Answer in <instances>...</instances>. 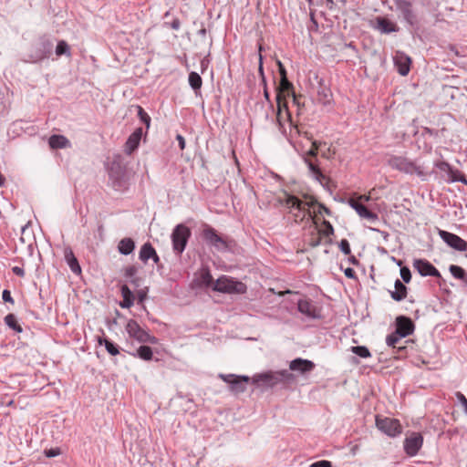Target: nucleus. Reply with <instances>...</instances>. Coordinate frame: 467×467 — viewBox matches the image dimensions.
<instances>
[{
	"instance_id": "obj_62",
	"label": "nucleus",
	"mask_w": 467,
	"mask_h": 467,
	"mask_svg": "<svg viewBox=\"0 0 467 467\" xmlns=\"http://www.w3.org/2000/svg\"><path fill=\"white\" fill-rule=\"evenodd\" d=\"M449 49H450V51H451V52H452L455 56L460 57V53H459V51H458V49H457V47H456L455 46H453V45H450V46H449Z\"/></svg>"
},
{
	"instance_id": "obj_16",
	"label": "nucleus",
	"mask_w": 467,
	"mask_h": 467,
	"mask_svg": "<svg viewBox=\"0 0 467 467\" xmlns=\"http://www.w3.org/2000/svg\"><path fill=\"white\" fill-rule=\"evenodd\" d=\"M413 266L421 276H441L439 270L425 259H415Z\"/></svg>"
},
{
	"instance_id": "obj_6",
	"label": "nucleus",
	"mask_w": 467,
	"mask_h": 467,
	"mask_svg": "<svg viewBox=\"0 0 467 467\" xmlns=\"http://www.w3.org/2000/svg\"><path fill=\"white\" fill-rule=\"evenodd\" d=\"M126 331L130 337L135 338L141 343L157 344L156 337L150 335L149 332L140 327L139 323L134 319H130L126 325Z\"/></svg>"
},
{
	"instance_id": "obj_33",
	"label": "nucleus",
	"mask_w": 467,
	"mask_h": 467,
	"mask_svg": "<svg viewBox=\"0 0 467 467\" xmlns=\"http://www.w3.org/2000/svg\"><path fill=\"white\" fill-rule=\"evenodd\" d=\"M98 342L99 345H104L106 348V350L110 354L111 356H116L119 353V347L110 341L109 339L106 337H99Z\"/></svg>"
},
{
	"instance_id": "obj_37",
	"label": "nucleus",
	"mask_w": 467,
	"mask_h": 467,
	"mask_svg": "<svg viewBox=\"0 0 467 467\" xmlns=\"http://www.w3.org/2000/svg\"><path fill=\"white\" fill-rule=\"evenodd\" d=\"M137 356L143 360L149 361L151 360L153 352L150 347L143 345L137 349Z\"/></svg>"
},
{
	"instance_id": "obj_29",
	"label": "nucleus",
	"mask_w": 467,
	"mask_h": 467,
	"mask_svg": "<svg viewBox=\"0 0 467 467\" xmlns=\"http://www.w3.org/2000/svg\"><path fill=\"white\" fill-rule=\"evenodd\" d=\"M317 102L323 106H328L332 102V93L327 87H320L317 91Z\"/></svg>"
},
{
	"instance_id": "obj_21",
	"label": "nucleus",
	"mask_w": 467,
	"mask_h": 467,
	"mask_svg": "<svg viewBox=\"0 0 467 467\" xmlns=\"http://www.w3.org/2000/svg\"><path fill=\"white\" fill-rule=\"evenodd\" d=\"M143 134L142 128H137L127 139V141L125 143V152L128 155H130L138 147L140 144V141L141 140Z\"/></svg>"
},
{
	"instance_id": "obj_23",
	"label": "nucleus",
	"mask_w": 467,
	"mask_h": 467,
	"mask_svg": "<svg viewBox=\"0 0 467 467\" xmlns=\"http://www.w3.org/2000/svg\"><path fill=\"white\" fill-rule=\"evenodd\" d=\"M64 259L67 265L69 266L70 270L76 274L80 275L81 274V267L79 265V263L77 259V257L74 254L73 250L69 246H66L64 248Z\"/></svg>"
},
{
	"instance_id": "obj_43",
	"label": "nucleus",
	"mask_w": 467,
	"mask_h": 467,
	"mask_svg": "<svg viewBox=\"0 0 467 467\" xmlns=\"http://www.w3.org/2000/svg\"><path fill=\"white\" fill-rule=\"evenodd\" d=\"M137 109H138V117L146 125V127L148 129L150 125V117L140 106H137Z\"/></svg>"
},
{
	"instance_id": "obj_64",
	"label": "nucleus",
	"mask_w": 467,
	"mask_h": 467,
	"mask_svg": "<svg viewBox=\"0 0 467 467\" xmlns=\"http://www.w3.org/2000/svg\"><path fill=\"white\" fill-rule=\"evenodd\" d=\"M203 280H204L206 283H209V282L212 280V275H210V273H206V274L203 275Z\"/></svg>"
},
{
	"instance_id": "obj_4",
	"label": "nucleus",
	"mask_w": 467,
	"mask_h": 467,
	"mask_svg": "<svg viewBox=\"0 0 467 467\" xmlns=\"http://www.w3.org/2000/svg\"><path fill=\"white\" fill-rule=\"evenodd\" d=\"M191 229L182 224H177L171 233V243L173 251L181 254L186 248L188 241L191 237Z\"/></svg>"
},
{
	"instance_id": "obj_27",
	"label": "nucleus",
	"mask_w": 467,
	"mask_h": 467,
	"mask_svg": "<svg viewBox=\"0 0 467 467\" xmlns=\"http://www.w3.org/2000/svg\"><path fill=\"white\" fill-rule=\"evenodd\" d=\"M48 144L51 149H64L69 145V140L64 135L54 134L49 137Z\"/></svg>"
},
{
	"instance_id": "obj_7",
	"label": "nucleus",
	"mask_w": 467,
	"mask_h": 467,
	"mask_svg": "<svg viewBox=\"0 0 467 467\" xmlns=\"http://www.w3.org/2000/svg\"><path fill=\"white\" fill-rule=\"evenodd\" d=\"M292 94L293 84L288 80L287 78H284V79H280L279 85L276 88V104L278 105V115H280V110L284 108L285 111V116L287 119L291 122V114L288 111L287 104L285 101V93Z\"/></svg>"
},
{
	"instance_id": "obj_17",
	"label": "nucleus",
	"mask_w": 467,
	"mask_h": 467,
	"mask_svg": "<svg viewBox=\"0 0 467 467\" xmlns=\"http://www.w3.org/2000/svg\"><path fill=\"white\" fill-rule=\"evenodd\" d=\"M414 328V323L410 317L405 316H400L396 318L395 331L399 336L406 337L413 333Z\"/></svg>"
},
{
	"instance_id": "obj_12",
	"label": "nucleus",
	"mask_w": 467,
	"mask_h": 467,
	"mask_svg": "<svg viewBox=\"0 0 467 467\" xmlns=\"http://www.w3.org/2000/svg\"><path fill=\"white\" fill-rule=\"evenodd\" d=\"M439 235L450 247L459 252L467 251V242L459 235L444 230L439 231Z\"/></svg>"
},
{
	"instance_id": "obj_30",
	"label": "nucleus",
	"mask_w": 467,
	"mask_h": 467,
	"mask_svg": "<svg viewBox=\"0 0 467 467\" xmlns=\"http://www.w3.org/2000/svg\"><path fill=\"white\" fill-rule=\"evenodd\" d=\"M138 267L135 265H129L125 268L124 276L136 287L140 286L141 279L137 276Z\"/></svg>"
},
{
	"instance_id": "obj_46",
	"label": "nucleus",
	"mask_w": 467,
	"mask_h": 467,
	"mask_svg": "<svg viewBox=\"0 0 467 467\" xmlns=\"http://www.w3.org/2000/svg\"><path fill=\"white\" fill-rule=\"evenodd\" d=\"M338 247L344 254H350V245L347 239H342L338 244Z\"/></svg>"
},
{
	"instance_id": "obj_59",
	"label": "nucleus",
	"mask_w": 467,
	"mask_h": 467,
	"mask_svg": "<svg viewBox=\"0 0 467 467\" xmlns=\"http://www.w3.org/2000/svg\"><path fill=\"white\" fill-rule=\"evenodd\" d=\"M370 230L373 231V232L379 233L385 240H387L389 235L387 232L380 231V230H379L377 228H370Z\"/></svg>"
},
{
	"instance_id": "obj_47",
	"label": "nucleus",
	"mask_w": 467,
	"mask_h": 467,
	"mask_svg": "<svg viewBox=\"0 0 467 467\" xmlns=\"http://www.w3.org/2000/svg\"><path fill=\"white\" fill-rule=\"evenodd\" d=\"M323 225L325 226V229L321 230V233L323 234V235L330 236V235L334 234V228L328 221L324 220Z\"/></svg>"
},
{
	"instance_id": "obj_50",
	"label": "nucleus",
	"mask_w": 467,
	"mask_h": 467,
	"mask_svg": "<svg viewBox=\"0 0 467 467\" xmlns=\"http://www.w3.org/2000/svg\"><path fill=\"white\" fill-rule=\"evenodd\" d=\"M310 467H332V463L329 461L322 460L313 462Z\"/></svg>"
},
{
	"instance_id": "obj_38",
	"label": "nucleus",
	"mask_w": 467,
	"mask_h": 467,
	"mask_svg": "<svg viewBox=\"0 0 467 467\" xmlns=\"http://www.w3.org/2000/svg\"><path fill=\"white\" fill-rule=\"evenodd\" d=\"M188 80L192 89L198 90L202 88V80L198 73L191 72Z\"/></svg>"
},
{
	"instance_id": "obj_44",
	"label": "nucleus",
	"mask_w": 467,
	"mask_h": 467,
	"mask_svg": "<svg viewBox=\"0 0 467 467\" xmlns=\"http://www.w3.org/2000/svg\"><path fill=\"white\" fill-rule=\"evenodd\" d=\"M434 166L441 171L446 173V175L448 176L450 172H451V169L452 167L447 162V161H436L434 163Z\"/></svg>"
},
{
	"instance_id": "obj_51",
	"label": "nucleus",
	"mask_w": 467,
	"mask_h": 467,
	"mask_svg": "<svg viewBox=\"0 0 467 467\" xmlns=\"http://www.w3.org/2000/svg\"><path fill=\"white\" fill-rule=\"evenodd\" d=\"M2 298H3V300H4L5 302H6V303H11V304H14V303H15V301H14V299H13L12 296H11L10 291H9V290H7V289H5V290L3 291V293H2Z\"/></svg>"
},
{
	"instance_id": "obj_58",
	"label": "nucleus",
	"mask_w": 467,
	"mask_h": 467,
	"mask_svg": "<svg viewBox=\"0 0 467 467\" xmlns=\"http://www.w3.org/2000/svg\"><path fill=\"white\" fill-rule=\"evenodd\" d=\"M292 97H293V103L296 104L298 109H300L301 107V102H300V98L297 97L295 92H292Z\"/></svg>"
},
{
	"instance_id": "obj_1",
	"label": "nucleus",
	"mask_w": 467,
	"mask_h": 467,
	"mask_svg": "<svg viewBox=\"0 0 467 467\" xmlns=\"http://www.w3.org/2000/svg\"><path fill=\"white\" fill-rule=\"evenodd\" d=\"M388 165L396 171L409 175H417L425 181L430 174L419 160H410L405 156L390 155L387 161Z\"/></svg>"
},
{
	"instance_id": "obj_39",
	"label": "nucleus",
	"mask_w": 467,
	"mask_h": 467,
	"mask_svg": "<svg viewBox=\"0 0 467 467\" xmlns=\"http://www.w3.org/2000/svg\"><path fill=\"white\" fill-rule=\"evenodd\" d=\"M56 54H57V56H63V55H65L67 57L71 56L70 47L65 40L58 41V43L56 47Z\"/></svg>"
},
{
	"instance_id": "obj_31",
	"label": "nucleus",
	"mask_w": 467,
	"mask_h": 467,
	"mask_svg": "<svg viewBox=\"0 0 467 467\" xmlns=\"http://www.w3.org/2000/svg\"><path fill=\"white\" fill-rule=\"evenodd\" d=\"M152 255H155V249L150 242H147L140 247L139 258L146 263Z\"/></svg>"
},
{
	"instance_id": "obj_49",
	"label": "nucleus",
	"mask_w": 467,
	"mask_h": 467,
	"mask_svg": "<svg viewBox=\"0 0 467 467\" xmlns=\"http://www.w3.org/2000/svg\"><path fill=\"white\" fill-rule=\"evenodd\" d=\"M60 454V450L58 448H51L49 450L45 451V455L47 458H53Z\"/></svg>"
},
{
	"instance_id": "obj_11",
	"label": "nucleus",
	"mask_w": 467,
	"mask_h": 467,
	"mask_svg": "<svg viewBox=\"0 0 467 467\" xmlns=\"http://www.w3.org/2000/svg\"><path fill=\"white\" fill-rule=\"evenodd\" d=\"M219 377L229 384V389L235 394L243 393L246 390V385L250 381L248 376H236L234 374H220Z\"/></svg>"
},
{
	"instance_id": "obj_36",
	"label": "nucleus",
	"mask_w": 467,
	"mask_h": 467,
	"mask_svg": "<svg viewBox=\"0 0 467 467\" xmlns=\"http://www.w3.org/2000/svg\"><path fill=\"white\" fill-rule=\"evenodd\" d=\"M5 322L7 327L12 328L17 333H21L23 331L22 327L17 323L16 317L14 314H8L5 317Z\"/></svg>"
},
{
	"instance_id": "obj_42",
	"label": "nucleus",
	"mask_w": 467,
	"mask_h": 467,
	"mask_svg": "<svg viewBox=\"0 0 467 467\" xmlns=\"http://www.w3.org/2000/svg\"><path fill=\"white\" fill-rule=\"evenodd\" d=\"M403 338L402 336H399L396 331L392 332L391 334L388 335L386 337V343L389 347H391L393 348H397V344L400 341V339Z\"/></svg>"
},
{
	"instance_id": "obj_3",
	"label": "nucleus",
	"mask_w": 467,
	"mask_h": 467,
	"mask_svg": "<svg viewBox=\"0 0 467 467\" xmlns=\"http://www.w3.org/2000/svg\"><path fill=\"white\" fill-rule=\"evenodd\" d=\"M213 290L227 294H244L247 286L241 281L223 275L216 280Z\"/></svg>"
},
{
	"instance_id": "obj_9",
	"label": "nucleus",
	"mask_w": 467,
	"mask_h": 467,
	"mask_svg": "<svg viewBox=\"0 0 467 467\" xmlns=\"http://www.w3.org/2000/svg\"><path fill=\"white\" fill-rule=\"evenodd\" d=\"M53 49V43L46 36H42L38 39L34 47V50L30 55L32 62H38L48 57Z\"/></svg>"
},
{
	"instance_id": "obj_14",
	"label": "nucleus",
	"mask_w": 467,
	"mask_h": 467,
	"mask_svg": "<svg viewBox=\"0 0 467 467\" xmlns=\"http://www.w3.org/2000/svg\"><path fill=\"white\" fill-rule=\"evenodd\" d=\"M372 23V27L381 34H390L399 31V26L385 16H377Z\"/></svg>"
},
{
	"instance_id": "obj_26",
	"label": "nucleus",
	"mask_w": 467,
	"mask_h": 467,
	"mask_svg": "<svg viewBox=\"0 0 467 467\" xmlns=\"http://www.w3.org/2000/svg\"><path fill=\"white\" fill-rule=\"evenodd\" d=\"M123 300L119 303L120 307L130 308L134 303V296L127 285H123L120 288Z\"/></svg>"
},
{
	"instance_id": "obj_63",
	"label": "nucleus",
	"mask_w": 467,
	"mask_h": 467,
	"mask_svg": "<svg viewBox=\"0 0 467 467\" xmlns=\"http://www.w3.org/2000/svg\"><path fill=\"white\" fill-rule=\"evenodd\" d=\"M348 261L353 265H358V260L354 255H350Z\"/></svg>"
},
{
	"instance_id": "obj_8",
	"label": "nucleus",
	"mask_w": 467,
	"mask_h": 467,
	"mask_svg": "<svg viewBox=\"0 0 467 467\" xmlns=\"http://www.w3.org/2000/svg\"><path fill=\"white\" fill-rule=\"evenodd\" d=\"M377 428L389 437H396L402 432V427L400 420L391 418H379L376 417Z\"/></svg>"
},
{
	"instance_id": "obj_2",
	"label": "nucleus",
	"mask_w": 467,
	"mask_h": 467,
	"mask_svg": "<svg viewBox=\"0 0 467 467\" xmlns=\"http://www.w3.org/2000/svg\"><path fill=\"white\" fill-rule=\"evenodd\" d=\"M296 380V377L287 369L278 371H266L255 374L252 378L253 384L257 387L273 388L279 383L291 384Z\"/></svg>"
},
{
	"instance_id": "obj_18",
	"label": "nucleus",
	"mask_w": 467,
	"mask_h": 467,
	"mask_svg": "<svg viewBox=\"0 0 467 467\" xmlns=\"http://www.w3.org/2000/svg\"><path fill=\"white\" fill-rule=\"evenodd\" d=\"M348 204L361 218H365L372 223L379 220L378 214L368 210V207L362 204L358 200L350 199Z\"/></svg>"
},
{
	"instance_id": "obj_52",
	"label": "nucleus",
	"mask_w": 467,
	"mask_h": 467,
	"mask_svg": "<svg viewBox=\"0 0 467 467\" xmlns=\"http://www.w3.org/2000/svg\"><path fill=\"white\" fill-rule=\"evenodd\" d=\"M344 274L345 275L348 277V278H350V279H357V275H356V272L354 271L353 268L351 267H348L344 270Z\"/></svg>"
},
{
	"instance_id": "obj_40",
	"label": "nucleus",
	"mask_w": 467,
	"mask_h": 467,
	"mask_svg": "<svg viewBox=\"0 0 467 467\" xmlns=\"http://www.w3.org/2000/svg\"><path fill=\"white\" fill-rule=\"evenodd\" d=\"M321 230H317L312 233L310 239L308 240V245L312 248L317 247L321 244L322 242Z\"/></svg>"
},
{
	"instance_id": "obj_19",
	"label": "nucleus",
	"mask_w": 467,
	"mask_h": 467,
	"mask_svg": "<svg viewBox=\"0 0 467 467\" xmlns=\"http://www.w3.org/2000/svg\"><path fill=\"white\" fill-rule=\"evenodd\" d=\"M315 368V364L313 361L308 359H304L301 358H297L293 359L289 363V369L293 371H298L301 374L308 373Z\"/></svg>"
},
{
	"instance_id": "obj_48",
	"label": "nucleus",
	"mask_w": 467,
	"mask_h": 467,
	"mask_svg": "<svg viewBox=\"0 0 467 467\" xmlns=\"http://www.w3.org/2000/svg\"><path fill=\"white\" fill-rule=\"evenodd\" d=\"M455 396H456L457 400H459V402L462 405V407L464 409V412L467 414V399L460 391L456 392Z\"/></svg>"
},
{
	"instance_id": "obj_45",
	"label": "nucleus",
	"mask_w": 467,
	"mask_h": 467,
	"mask_svg": "<svg viewBox=\"0 0 467 467\" xmlns=\"http://www.w3.org/2000/svg\"><path fill=\"white\" fill-rule=\"evenodd\" d=\"M400 277L402 278L404 283H410L411 280V273L409 267L401 266L400 267Z\"/></svg>"
},
{
	"instance_id": "obj_57",
	"label": "nucleus",
	"mask_w": 467,
	"mask_h": 467,
	"mask_svg": "<svg viewBox=\"0 0 467 467\" xmlns=\"http://www.w3.org/2000/svg\"><path fill=\"white\" fill-rule=\"evenodd\" d=\"M278 66H279V73H280L281 79H284V78H287L286 70L280 61H278Z\"/></svg>"
},
{
	"instance_id": "obj_10",
	"label": "nucleus",
	"mask_w": 467,
	"mask_h": 467,
	"mask_svg": "<svg viewBox=\"0 0 467 467\" xmlns=\"http://www.w3.org/2000/svg\"><path fill=\"white\" fill-rule=\"evenodd\" d=\"M303 160L308 168L309 175L315 181L318 182L325 189L329 190L328 184L330 182V179L322 172L317 159L303 157Z\"/></svg>"
},
{
	"instance_id": "obj_15",
	"label": "nucleus",
	"mask_w": 467,
	"mask_h": 467,
	"mask_svg": "<svg viewBox=\"0 0 467 467\" xmlns=\"http://www.w3.org/2000/svg\"><path fill=\"white\" fill-rule=\"evenodd\" d=\"M396 8L398 12L400 14L402 18L410 26H413L416 23V16L412 9V5L410 1L407 0H397L396 1Z\"/></svg>"
},
{
	"instance_id": "obj_28",
	"label": "nucleus",
	"mask_w": 467,
	"mask_h": 467,
	"mask_svg": "<svg viewBox=\"0 0 467 467\" xmlns=\"http://www.w3.org/2000/svg\"><path fill=\"white\" fill-rule=\"evenodd\" d=\"M285 205H287L288 208L296 209L299 212H304L306 210V206H310V204L304 202L295 195H287Z\"/></svg>"
},
{
	"instance_id": "obj_61",
	"label": "nucleus",
	"mask_w": 467,
	"mask_h": 467,
	"mask_svg": "<svg viewBox=\"0 0 467 467\" xmlns=\"http://www.w3.org/2000/svg\"><path fill=\"white\" fill-rule=\"evenodd\" d=\"M330 148H327V150L326 151H322L321 152V156L325 159H330L331 158V152H330Z\"/></svg>"
},
{
	"instance_id": "obj_5",
	"label": "nucleus",
	"mask_w": 467,
	"mask_h": 467,
	"mask_svg": "<svg viewBox=\"0 0 467 467\" xmlns=\"http://www.w3.org/2000/svg\"><path fill=\"white\" fill-rule=\"evenodd\" d=\"M202 236L208 245L214 247L217 251L224 252L229 249L227 241L208 224L204 225Z\"/></svg>"
},
{
	"instance_id": "obj_55",
	"label": "nucleus",
	"mask_w": 467,
	"mask_h": 467,
	"mask_svg": "<svg viewBox=\"0 0 467 467\" xmlns=\"http://www.w3.org/2000/svg\"><path fill=\"white\" fill-rule=\"evenodd\" d=\"M176 140L179 143V147L181 150H183L185 148V139L181 134H178L176 136Z\"/></svg>"
},
{
	"instance_id": "obj_13",
	"label": "nucleus",
	"mask_w": 467,
	"mask_h": 467,
	"mask_svg": "<svg viewBox=\"0 0 467 467\" xmlns=\"http://www.w3.org/2000/svg\"><path fill=\"white\" fill-rule=\"evenodd\" d=\"M423 444V437L420 432H412L410 436L404 441V451L409 456L418 454Z\"/></svg>"
},
{
	"instance_id": "obj_53",
	"label": "nucleus",
	"mask_w": 467,
	"mask_h": 467,
	"mask_svg": "<svg viewBox=\"0 0 467 467\" xmlns=\"http://www.w3.org/2000/svg\"><path fill=\"white\" fill-rule=\"evenodd\" d=\"M317 205H318V208H319L318 213H324L327 216H331L332 212L324 203L318 202Z\"/></svg>"
},
{
	"instance_id": "obj_34",
	"label": "nucleus",
	"mask_w": 467,
	"mask_h": 467,
	"mask_svg": "<svg viewBox=\"0 0 467 467\" xmlns=\"http://www.w3.org/2000/svg\"><path fill=\"white\" fill-rule=\"evenodd\" d=\"M449 270L454 278L462 280L465 284H467V274L462 267H461L459 265H451L450 266Z\"/></svg>"
},
{
	"instance_id": "obj_60",
	"label": "nucleus",
	"mask_w": 467,
	"mask_h": 467,
	"mask_svg": "<svg viewBox=\"0 0 467 467\" xmlns=\"http://www.w3.org/2000/svg\"><path fill=\"white\" fill-rule=\"evenodd\" d=\"M181 26V22L179 19H174L172 22H171V27L175 30H178Z\"/></svg>"
},
{
	"instance_id": "obj_54",
	"label": "nucleus",
	"mask_w": 467,
	"mask_h": 467,
	"mask_svg": "<svg viewBox=\"0 0 467 467\" xmlns=\"http://www.w3.org/2000/svg\"><path fill=\"white\" fill-rule=\"evenodd\" d=\"M12 272L17 275V276H20V277H24L26 273H25V270L19 266H14L12 268Z\"/></svg>"
},
{
	"instance_id": "obj_24",
	"label": "nucleus",
	"mask_w": 467,
	"mask_h": 467,
	"mask_svg": "<svg viewBox=\"0 0 467 467\" xmlns=\"http://www.w3.org/2000/svg\"><path fill=\"white\" fill-rule=\"evenodd\" d=\"M394 287H395V290L389 291L390 297L394 301L400 302L407 297L408 288L400 279H397L395 281Z\"/></svg>"
},
{
	"instance_id": "obj_32",
	"label": "nucleus",
	"mask_w": 467,
	"mask_h": 467,
	"mask_svg": "<svg viewBox=\"0 0 467 467\" xmlns=\"http://www.w3.org/2000/svg\"><path fill=\"white\" fill-rule=\"evenodd\" d=\"M444 180L450 183L460 182L467 185L466 176L459 170H454L453 168L451 169V172H450L449 175L446 176V178H444Z\"/></svg>"
},
{
	"instance_id": "obj_22",
	"label": "nucleus",
	"mask_w": 467,
	"mask_h": 467,
	"mask_svg": "<svg viewBox=\"0 0 467 467\" xmlns=\"http://www.w3.org/2000/svg\"><path fill=\"white\" fill-rule=\"evenodd\" d=\"M298 311L311 318H319L320 315L317 308L306 299H299L297 302Z\"/></svg>"
},
{
	"instance_id": "obj_56",
	"label": "nucleus",
	"mask_w": 467,
	"mask_h": 467,
	"mask_svg": "<svg viewBox=\"0 0 467 467\" xmlns=\"http://www.w3.org/2000/svg\"><path fill=\"white\" fill-rule=\"evenodd\" d=\"M283 109H285L284 108L280 110V115H278V111L276 112V122L279 126V129H283L284 127V124H283V114H282V111Z\"/></svg>"
},
{
	"instance_id": "obj_41",
	"label": "nucleus",
	"mask_w": 467,
	"mask_h": 467,
	"mask_svg": "<svg viewBox=\"0 0 467 467\" xmlns=\"http://www.w3.org/2000/svg\"><path fill=\"white\" fill-rule=\"evenodd\" d=\"M351 352L363 358L371 356L369 349L365 346L351 347Z\"/></svg>"
},
{
	"instance_id": "obj_25",
	"label": "nucleus",
	"mask_w": 467,
	"mask_h": 467,
	"mask_svg": "<svg viewBox=\"0 0 467 467\" xmlns=\"http://www.w3.org/2000/svg\"><path fill=\"white\" fill-rule=\"evenodd\" d=\"M135 249V242L130 238L125 237L121 239L118 244V250L119 254L123 255L130 254Z\"/></svg>"
},
{
	"instance_id": "obj_20",
	"label": "nucleus",
	"mask_w": 467,
	"mask_h": 467,
	"mask_svg": "<svg viewBox=\"0 0 467 467\" xmlns=\"http://www.w3.org/2000/svg\"><path fill=\"white\" fill-rule=\"evenodd\" d=\"M394 64L401 76H407L410 72L411 59L402 52H397L394 57Z\"/></svg>"
},
{
	"instance_id": "obj_35",
	"label": "nucleus",
	"mask_w": 467,
	"mask_h": 467,
	"mask_svg": "<svg viewBox=\"0 0 467 467\" xmlns=\"http://www.w3.org/2000/svg\"><path fill=\"white\" fill-rule=\"evenodd\" d=\"M326 142H322L319 140H313L311 148L305 153L303 157H307L311 159H317L318 150L321 146H325Z\"/></svg>"
}]
</instances>
